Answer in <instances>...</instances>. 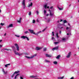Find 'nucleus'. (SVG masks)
Returning a JSON list of instances; mask_svg holds the SVG:
<instances>
[{"label":"nucleus","instance_id":"obj_1","mask_svg":"<svg viewBox=\"0 0 79 79\" xmlns=\"http://www.w3.org/2000/svg\"><path fill=\"white\" fill-rule=\"evenodd\" d=\"M29 31L30 32V33H31V34H35V35H37V36L39 35V34L40 33H41V32H42V31H40L38 32L37 33H35L34 32V30H29Z\"/></svg>","mask_w":79,"mask_h":79},{"label":"nucleus","instance_id":"obj_2","mask_svg":"<svg viewBox=\"0 0 79 79\" xmlns=\"http://www.w3.org/2000/svg\"><path fill=\"white\" fill-rule=\"evenodd\" d=\"M22 4L23 6V9H25L26 8V4L25 3V0H23L22 2Z\"/></svg>","mask_w":79,"mask_h":79},{"label":"nucleus","instance_id":"obj_3","mask_svg":"<svg viewBox=\"0 0 79 79\" xmlns=\"http://www.w3.org/2000/svg\"><path fill=\"white\" fill-rule=\"evenodd\" d=\"M21 38L22 39H27V40L28 41L29 40V38L27 37V36H21Z\"/></svg>","mask_w":79,"mask_h":79},{"label":"nucleus","instance_id":"obj_4","mask_svg":"<svg viewBox=\"0 0 79 79\" xmlns=\"http://www.w3.org/2000/svg\"><path fill=\"white\" fill-rule=\"evenodd\" d=\"M15 46L16 48H17V51H19V46H18V45L17 44H15Z\"/></svg>","mask_w":79,"mask_h":79},{"label":"nucleus","instance_id":"obj_5","mask_svg":"<svg viewBox=\"0 0 79 79\" xmlns=\"http://www.w3.org/2000/svg\"><path fill=\"white\" fill-rule=\"evenodd\" d=\"M71 52H69L67 55V56H66L67 58H70V56H71Z\"/></svg>","mask_w":79,"mask_h":79},{"label":"nucleus","instance_id":"obj_6","mask_svg":"<svg viewBox=\"0 0 79 79\" xmlns=\"http://www.w3.org/2000/svg\"><path fill=\"white\" fill-rule=\"evenodd\" d=\"M42 48L36 47L35 48V50H41Z\"/></svg>","mask_w":79,"mask_h":79},{"label":"nucleus","instance_id":"obj_7","mask_svg":"<svg viewBox=\"0 0 79 79\" xmlns=\"http://www.w3.org/2000/svg\"><path fill=\"white\" fill-rule=\"evenodd\" d=\"M14 53L15 55H19V56H21L22 55V54H20L19 53H18V52H16V51H14Z\"/></svg>","mask_w":79,"mask_h":79},{"label":"nucleus","instance_id":"obj_8","mask_svg":"<svg viewBox=\"0 0 79 79\" xmlns=\"http://www.w3.org/2000/svg\"><path fill=\"white\" fill-rule=\"evenodd\" d=\"M47 6V4H46L44 6V8H45V9H47V8H49V6Z\"/></svg>","mask_w":79,"mask_h":79},{"label":"nucleus","instance_id":"obj_9","mask_svg":"<svg viewBox=\"0 0 79 79\" xmlns=\"http://www.w3.org/2000/svg\"><path fill=\"white\" fill-rule=\"evenodd\" d=\"M58 48H59V47L58 46L55 47V48H54L52 49V50H53H53H58Z\"/></svg>","mask_w":79,"mask_h":79},{"label":"nucleus","instance_id":"obj_10","mask_svg":"<svg viewBox=\"0 0 79 79\" xmlns=\"http://www.w3.org/2000/svg\"><path fill=\"white\" fill-rule=\"evenodd\" d=\"M13 27V24H10L9 25V26H7V28H10V27Z\"/></svg>","mask_w":79,"mask_h":79},{"label":"nucleus","instance_id":"obj_11","mask_svg":"<svg viewBox=\"0 0 79 79\" xmlns=\"http://www.w3.org/2000/svg\"><path fill=\"white\" fill-rule=\"evenodd\" d=\"M50 21V19L49 18H48V19H46V21L47 23H49Z\"/></svg>","mask_w":79,"mask_h":79},{"label":"nucleus","instance_id":"obj_12","mask_svg":"<svg viewBox=\"0 0 79 79\" xmlns=\"http://www.w3.org/2000/svg\"><path fill=\"white\" fill-rule=\"evenodd\" d=\"M30 6H32V3L31 2L30 4H29L28 6V7L29 8Z\"/></svg>","mask_w":79,"mask_h":79},{"label":"nucleus","instance_id":"obj_13","mask_svg":"<svg viewBox=\"0 0 79 79\" xmlns=\"http://www.w3.org/2000/svg\"><path fill=\"white\" fill-rule=\"evenodd\" d=\"M22 18H20L19 20H17L18 23H20L21 21V19Z\"/></svg>","mask_w":79,"mask_h":79},{"label":"nucleus","instance_id":"obj_14","mask_svg":"<svg viewBox=\"0 0 79 79\" xmlns=\"http://www.w3.org/2000/svg\"><path fill=\"white\" fill-rule=\"evenodd\" d=\"M26 58H28V59H29L30 58H34V56H32V57H30L28 56H26Z\"/></svg>","mask_w":79,"mask_h":79},{"label":"nucleus","instance_id":"obj_15","mask_svg":"<svg viewBox=\"0 0 79 79\" xmlns=\"http://www.w3.org/2000/svg\"><path fill=\"white\" fill-rule=\"evenodd\" d=\"M30 77H31V78H34V77H37V76H30Z\"/></svg>","mask_w":79,"mask_h":79},{"label":"nucleus","instance_id":"obj_16","mask_svg":"<svg viewBox=\"0 0 79 79\" xmlns=\"http://www.w3.org/2000/svg\"><path fill=\"white\" fill-rule=\"evenodd\" d=\"M46 57H51V56H50L47 54H46Z\"/></svg>","mask_w":79,"mask_h":79},{"label":"nucleus","instance_id":"obj_17","mask_svg":"<svg viewBox=\"0 0 79 79\" xmlns=\"http://www.w3.org/2000/svg\"><path fill=\"white\" fill-rule=\"evenodd\" d=\"M63 23H64H64H68V22L67 21H66V20H65L63 21Z\"/></svg>","mask_w":79,"mask_h":79},{"label":"nucleus","instance_id":"obj_18","mask_svg":"<svg viewBox=\"0 0 79 79\" xmlns=\"http://www.w3.org/2000/svg\"><path fill=\"white\" fill-rule=\"evenodd\" d=\"M8 65H10V64H6V65H5V67H6V68H8Z\"/></svg>","mask_w":79,"mask_h":79},{"label":"nucleus","instance_id":"obj_19","mask_svg":"<svg viewBox=\"0 0 79 79\" xmlns=\"http://www.w3.org/2000/svg\"><path fill=\"white\" fill-rule=\"evenodd\" d=\"M58 8L60 10H63V7H62L61 8H60L59 7H58Z\"/></svg>","mask_w":79,"mask_h":79},{"label":"nucleus","instance_id":"obj_20","mask_svg":"<svg viewBox=\"0 0 79 79\" xmlns=\"http://www.w3.org/2000/svg\"><path fill=\"white\" fill-rule=\"evenodd\" d=\"M47 51V48H43V52H45Z\"/></svg>","mask_w":79,"mask_h":79},{"label":"nucleus","instance_id":"obj_21","mask_svg":"<svg viewBox=\"0 0 79 79\" xmlns=\"http://www.w3.org/2000/svg\"><path fill=\"white\" fill-rule=\"evenodd\" d=\"M60 56V55H58L56 57V58H57V59H59Z\"/></svg>","mask_w":79,"mask_h":79},{"label":"nucleus","instance_id":"obj_22","mask_svg":"<svg viewBox=\"0 0 79 79\" xmlns=\"http://www.w3.org/2000/svg\"><path fill=\"white\" fill-rule=\"evenodd\" d=\"M19 73V71H17L15 72L14 73L15 74H17V73Z\"/></svg>","mask_w":79,"mask_h":79},{"label":"nucleus","instance_id":"obj_23","mask_svg":"<svg viewBox=\"0 0 79 79\" xmlns=\"http://www.w3.org/2000/svg\"><path fill=\"white\" fill-rule=\"evenodd\" d=\"M18 75H19V74H17L15 76V78H14V79H16L17 77L18 76Z\"/></svg>","mask_w":79,"mask_h":79},{"label":"nucleus","instance_id":"obj_24","mask_svg":"<svg viewBox=\"0 0 79 79\" xmlns=\"http://www.w3.org/2000/svg\"><path fill=\"white\" fill-rule=\"evenodd\" d=\"M2 71L3 73H4V74H6V73H5V71H4V69H2Z\"/></svg>","mask_w":79,"mask_h":79},{"label":"nucleus","instance_id":"obj_25","mask_svg":"<svg viewBox=\"0 0 79 79\" xmlns=\"http://www.w3.org/2000/svg\"><path fill=\"white\" fill-rule=\"evenodd\" d=\"M49 13L50 16H53V14L52 13L51 11H50Z\"/></svg>","mask_w":79,"mask_h":79},{"label":"nucleus","instance_id":"obj_26","mask_svg":"<svg viewBox=\"0 0 79 79\" xmlns=\"http://www.w3.org/2000/svg\"><path fill=\"white\" fill-rule=\"evenodd\" d=\"M4 50H6V51H9V50H10V49H7L6 48H5L4 49Z\"/></svg>","mask_w":79,"mask_h":79},{"label":"nucleus","instance_id":"obj_27","mask_svg":"<svg viewBox=\"0 0 79 79\" xmlns=\"http://www.w3.org/2000/svg\"><path fill=\"white\" fill-rule=\"evenodd\" d=\"M53 63L55 64H57L58 63V62H56V61H54V62Z\"/></svg>","mask_w":79,"mask_h":79},{"label":"nucleus","instance_id":"obj_28","mask_svg":"<svg viewBox=\"0 0 79 79\" xmlns=\"http://www.w3.org/2000/svg\"><path fill=\"white\" fill-rule=\"evenodd\" d=\"M56 36L57 38H59V36H58V33H56Z\"/></svg>","mask_w":79,"mask_h":79},{"label":"nucleus","instance_id":"obj_29","mask_svg":"<svg viewBox=\"0 0 79 79\" xmlns=\"http://www.w3.org/2000/svg\"><path fill=\"white\" fill-rule=\"evenodd\" d=\"M35 23V20L33 19L32 21V23Z\"/></svg>","mask_w":79,"mask_h":79},{"label":"nucleus","instance_id":"obj_30","mask_svg":"<svg viewBox=\"0 0 79 79\" xmlns=\"http://www.w3.org/2000/svg\"><path fill=\"white\" fill-rule=\"evenodd\" d=\"M15 74L14 73L13 74V75H12L11 76V77H12V78H13V77H14V76H15Z\"/></svg>","mask_w":79,"mask_h":79},{"label":"nucleus","instance_id":"obj_31","mask_svg":"<svg viewBox=\"0 0 79 79\" xmlns=\"http://www.w3.org/2000/svg\"><path fill=\"white\" fill-rule=\"evenodd\" d=\"M30 16H31V11H30L29 12V13L28 14Z\"/></svg>","mask_w":79,"mask_h":79},{"label":"nucleus","instance_id":"obj_32","mask_svg":"<svg viewBox=\"0 0 79 79\" xmlns=\"http://www.w3.org/2000/svg\"><path fill=\"white\" fill-rule=\"evenodd\" d=\"M1 26H3V25H5V24L4 23H1V24H0Z\"/></svg>","mask_w":79,"mask_h":79},{"label":"nucleus","instance_id":"obj_33","mask_svg":"<svg viewBox=\"0 0 79 79\" xmlns=\"http://www.w3.org/2000/svg\"><path fill=\"white\" fill-rule=\"evenodd\" d=\"M44 12L45 15L46 13H47V11H46V10H44Z\"/></svg>","mask_w":79,"mask_h":79},{"label":"nucleus","instance_id":"obj_34","mask_svg":"<svg viewBox=\"0 0 79 79\" xmlns=\"http://www.w3.org/2000/svg\"><path fill=\"white\" fill-rule=\"evenodd\" d=\"M25 34H27V33H29V31H26L24 32Z\"/></svg>","mask_w":79,"mask_h":79},{"label":"nucleus","instance_id":"obj_35","mask_svg":"<svg viewBox=\"0 0 79 79\" xmlns=\"http://www.w3.org/2000/svg\"><path fill=\"white\" fill-rule=\"evenodd\" d=\"M54 44L55 45H56V44H58V42H54Z\"/></svg>","mask_w":79,"mask_h":79},{"label":"nucleus","instance_id":"obj_36","mask_svg":"<svg viewBox=\"0 0 79 79\" xmlns=\"http://www.w3.org/2000/svg\"><path fill=\"white\" fill-rule=\"evenodd\" d=\"M62 40H64V41H65V40H66V39L63 38L62 39Z\"/></svg>","mask_w":79,"mask_h":79},{"label":"nucleus","instance_id":"obj_37","mask_svg":"<svg viewBox=\"0 0 79 79\" xmlns=\"http://www.w3.org/2000/svg\"><path fill=\"white\" fill-rule=\"evenodd\" d=\"M45 61H46V62L47 63L48 62H50L48 60H46Z\"/></svg>","mask_w":79,"mask_h":79},{"label":"nucleus","instance_id":"obj_38","mask_svg":"<svg viewBox=\"0 0 79 79\" xmlns=\"http://www.w3.org/2000/svg\"><path fill=\"white\" fill-rule=\"evenodd\" d=\"M63 29V27H62L60 28V29Z\"/></svg>","mask_w":79,"mask_h":79},{"label":"nucleus","instance_id":"obj_39","mask_svg":"<svg viewBox=\"0 0 79 79\" xmlns=\"http://www.w3.org/2000/svg\"><path fill=\"white\" fill-rule=\"evenodd\" d=\"M15 36H16V37H19V35H15Z\"/></svg>","mask_w":79,"mask_h":79},{"label":"nucleus","instance_id":"obj_40","mask_svg":"<svg viewBox=\"0 0 79 79\" xmlns=\"http://www.w3.org/2000/svg\"><path fill=\"white\" fill-rule=\"evenodd\" d=\"M12 48H15V46H12Z\"/></svg>","mask_w":79,"mask_h":79},{"label":"nucleus","instance_id":"obj_41","mask_svg":"<svg viewBox=\"0 0 79 79\" xmlns=\"http://www.w3.org/2000/svg\"><path fill=\"white\" fill-rule=\"evenodd\" d=\"M64 78V76L62 77H61V79H62Z\"/></svg>","mask_w":79,"mask_h":79},{"label":"nucleus","instance_id":"obj_42","mask_svg":"<svg viewBox=\"0 0 79 79\" xmlns=\"http://www.w3.org/2000/svg\"><path fill=\"white\" fill-rule=\"evenodd\" d=\"M36 13L37 14H39V11H36Z\"/></svg>","mask_w":79,"mask_h":79},{"label":"nucleus","instance_id":"obj_43","mask_svg":"<svg viewBox=\"0 0 79 79\" xmlns=\"http://www.w3.org/2000/svg\"><path fill=\"white\" fill-rule=\"evenodd\" d=\"M20 79H23V77H20Z\"/></svg>","mask_w":79,"mask_h":79},{"label":"nucleus","instance_id":"obj_44","mask_svg":"<svg viewBox=\"0 0 79 79\" xmlns=\"http://www.w3.org/2000/svg\"><path fill=\"white\" fill-rule=\"evenodd\" d=\"M58 79H61V77H58Z\"/></svg>","mask_w":79,"mask_h":79},{"label":"nucleus","instance_id":"obj_45","mask_svg":"<svg viewBox=\"0 0 79 79\" xmlns=\"http://www.w3.org/2000/svg\"><path fill=\"white\" fill-rule=\"evenodd\" d=\"M70 79H74V77H72Z\"/></svg>","mask_w":79,"mask_h":79},{"label":"nucleus","instance_id":"obj_46","mask_svg":"<svg viewBox=\"0 0 79 79\" xmlns=\"http://www.w3.org/2000/svg\"><path fill=\"white\" fill-rule=\"evenodd\" d=\"M37 55V54H35L33 56H35Z\"/></svg>","mask_w":79,"mask_h":79},{"label":"nucleus","instance_id":"obj_47","mask_svg":"<svg viewBox=\"0 0 79 79\" xmlns=\"http://www.w3.org/2000/svg\"><path fill=\"white\" fill-rule=\"evenodd\" d=\"M69 34H70L69 33H68L67 34V35H69Z\"/></svg>","mask_w":79,"mask_h":79},{"label":"nucleus","instance_id":"obj_48","mask_svg":"<svg viewBox=\"0 0 79 79\" xmlns=\"http://www.w3.org/2000/svg\"><path fill=\"white\" fill-rule=\"evenodd\" d=\"M0 48H1V47H2V45H0Z\"/></svg>","mask_w":79,"mask_h":79},{"label":"nucleus","instance_id":"obj_49","mask_svg":"<svg viewBox=\"0 0 79 79\" xmlns=\"http://www.w3.org/2000/svg\"><path fill=\"white\" fill-rule=\"evenodd\" d=\"M53 6H52V7H50L51 9H52V8H53Z\"/></svg>","mask_w":79,"mask_h":79},{"label":"nucleus","instance_id":"obj_50","mask_svg":"<svg viewBox=\"0 0 79 79\" xmlns=\"http://www.w3.org/2000/svg\"><path fill=\"white\" fill-rule=\"evenodd\" d=\"M62 21H63V20L61 19H60V22H61Z\"/></svg>","mask_w":79,"mask_h":79},{"label":"nucleus","instance_id":"obj_51","mask_svg":"<svg viewBox=\"0 0 79 79\" xmlns=\"http://www.w3.org/2000/svg\"><path fill=\"white\" fill-rule=\"evenodd\" d=\"M68 29H69V28H68V27H67L66 28V29L68 30Z\"/></svg>","mask_w":79,"mask_h":79},{"label":"nucleus","instance_id":"obj_52","mask_svg":"<svg viewBox=\"0 0 79 79\" xmlns=\"http://www.w3.org/2000/svg\"><path fill=\"white\" fill-rule=\"evenodd\" d=\"M6 35V33H5L4 35H5H5Z\"/></svg>","mask_w":79,"mask_h":79},{"label":"nucleus","instance_id":"obj_53","mask_svg":"<svg viewBox=\"0 0 79 79\" xmlns=\"http://www.w3.org/2000/svg\"><path fill=\"white\" fill-rule=\"evenodd\" d=\"M59 33H60V34H61V31H60Z\"/></svg>","mask_w":79,"mask_h":79},{"label":"nucleus","instance_id":"obj_54","mask_svg":"<svg viewBox=\"0 0 79 79\" xmlns=\"http://www.w3.org/2000/svg\"><path fill=\"white\" fill-rule=\"evenodd\" d=\"M70 32V31L69 30H67V32Z\"/></svg>","mask_w":79,"mask_h":79},{"label":"nucleus","instance_id":"obj_55","mask_svg":"<svg viewBox=\"0 0 79 79\" xmlns=\"http://www.w3.org/2000/svg\"><path fill=\"white\" fill-rule=\"evenodd\" d=\"M48 15H49V14H47L46 15L47 16H48Z\"/></svg>","mask_w":79,"mask_h":79},{"label":"nucleus","instance_id":"obj_56","mask_svg":"<svg viewBox=\"0 0 79 79\" xmlns=\"http://www.w3.org/2000/svg\"><path fill=\"white\" fill-rule=\"evenodd\" d=\"M53 39H54V37H52V40H53Z\"/></svg>","mask_w":79,"mask_h":79},{"label":"nucleus","instance_id":"obj_57","mask_svg":"<svg viewBox=\"0 0 79 79\" xmlns=\"http://www.w3.org/2000/svg\"><path fill=\"white\" fill-rule=\"evenodd\" d=\"M2 42V40H0V42Z\"/></svg>","mask_w":79,"mask_h":79},{"label":"nucleus","instance_id":"obj_58","mask_svg":"<svg viewBox=\"0 0 79 79\" xmlns=\"http://www.w3.org/2000/svg\"><path fill=\"white\" fill-rule=\"evenodd\" d=\"M12 49H13V50H15V48H12Z\"/></svg>","mask_w":79,"mask_h":79},{"label":"nucleus","instance_id":"obj_59","mask_svg":"<svg viewBox=\"0 0 79 79\" xmlns=\"http://www.w3.org/2000/svg\"><path fill=\"white\" fill-rule=\"evenodd\" d=\"M44 31H45V30H43L42 31V32H44Z\"/></svg>","mask_w":79,"mask_h":79},{"label":"nucleus","instance_id":"obj_60","mask_svg":"<svg viewBox=\"0 0 79 79\" xmlns=\"http://www.w3.org/2000/svg\"><path fill=\"white\" fill-rule=\"evenodd\" d=\"M52 35L53 36H54V34H52Z\"/></svg>","mask_w":79,"mask_h":79},{"label":"nucleus","instance_id":"obj_61","mask_svg":"<svg viewBox=\"0 0 79 79\" xmlns=\"http://www.w3.org/2000/svg\"><path fill=\"white\" fill-rule=\"evenodd\" d=\"M47 29V28H45V29H44V30H45V29Z\"/></svg>","mask_w":79,"mask_h":79},{"label":"nucleus","instance_id":"obj_62","mask_svg":"<svg viewBox=\"0 0 79 79\" xmlns=\"http://www.w3.org/2000/svg\"><path fill=\"white\" fill-rule=\"evenodd\" d=\"M52 34H54V32L53 31H52Z\"/></svg>","mask_w":79,"mask_h":79},{"label":"nucleus","instance_id":"obj_63","mask_svg":"<svg viewBox=\"0 0 79 79\" xmlns=\"http://www.w3.org/2000/svg\"><path fill=\"white\" fill-rule=\"evenodd\" d=\"M49 11H50H50H51V10H49Z\"/></svg>","mask_w":79,"mask_h":79},{"label":"nucleus","instance_id":"obj_64","mask_svg":"<svg viewBox=\"0 0 79 79\" xmlns=\"http://www.w3.org/2000/svg\"><path fill=\"white\" fill-rule=\"evenodd\" d=\"M1 12V10L0 9V13Z\"/></svg>","mask_w":79,"mask_h":79}]
</instances>
